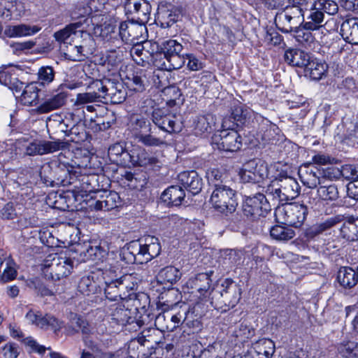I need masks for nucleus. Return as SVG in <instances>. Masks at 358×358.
<instances>
[{
    "instance_id": "a18cd8bd",
    "label": "nucleus",
    "mask_w": 358,
    "mask_h": 358,
    "mask_svg": "<svg viewBox=\"0 0 358 358\" xmlns=\"http://www.w3.org/2000/svg\"><path fill=\"white\" fill-rule=\"evenodd\" d=\"M244 257L242 250L226 249L222 252V263L229 267L240 264Z\"/></svg>"
},
{
    "instance_id": "37998d69",
    "label": "nucleus",
    "mask_w": 358,
    "mask_h": 358,
    "mask_svg": "<svg viewBox=\"0 0 358 358\" xmlns=\"http://www.w3.org/2000/svg\"><path fill=\"white\" fill-rule=\"evenodd\" d=\"M135 152H132L131 157H129V162L134 166H148L156 164L158 162L157 157L147 153L145 150H139L137 155H135Z\"/></svg>"
},
{
    "instance_id": "69168bd1",
    "label": "nucleus",
    "mask_w": 358,
    "mask_h": 358,
    "mask_svg": "<svg viewBox=\"0 0 358 358\" xmlns=\"http://www.w3.org/2000/svg\"><path fill=\"white\" fill-rule=\"evenodd\" d=\"M341 173L348 180H358V166L352 164H345L342 166Z\"/></svg>"
},
{
    "instance_id": "c85d7f7f",
    "label": "nucleus",
    "mask_w": 358,
    "mask_h": 358,
    "mask_svg": "<svg viewBox=\"0 0 358 358\" xmlns=\"http://www.w3.org/2000/svg\"><path fill=\"white\" fill-rule=\"evenodd\" d=\"M185 196V192L182 187L173 185L168 187L161 196L162 200L171 206H178Z\"/></svg>"
},
{
    "instance_id": "473e14b6",
    "label": "nucleus",
    "mask_w": 358,
    "mask_h": 358,
    "mask_svg": "<svg viewBox=\"0 0 358 358\" xmlns=\"http://www.w3.org/2000/svg\"><path fill=\"white\" fill-rule=\"evenodd\" d=\"M77 172L75 171L73 175L76 180L80 182V187L86 192H97L99 190V176L95 174H80L76 176Z\"/></svg>"
},
{
    "instance_id": "f704fd0d",
    "label": "nucleus",
    "mask_w": 358,
    "mask_h": 358,
    "mask_svg": "<svg viewBox=\"0 0 358 358\" xmlns=\"http://www.w3.org/2000/svg\"><path fill=\"white\" fill-rule=\"evenodd\" d=\"M253 115L254 112L241 103L235 105L232 108L231 117L238 126L249 123Z\"/></svg>"
},
{
    "instance_id": "8fccbe9b",
    "label": "nucleus",
    "mask_w": 358,
    "mask_h": 358,
    "mask_svg": "<svg viewBox=\"0 0 358 358\" xmlns=\"http://www.w3.org/2000/svg\"><path fill=\"white\" fill-rule=\"evenodd\" d=\"M318 197L326 201H336L338 198V191L335 185H320L317 191Z\"/></svg>"
},
{
    "instance_id": "7c9ffc66",
    "label": "nucleus",
    "mask_w": 358,
    "mask_h": 358,
    "mask_svg": "<svg viewBox=\"0 0 358 358\" xmlns=\"http://www.w3.org/2000/svg\"><path fill=\"white\" fill-rule=\"evenodd\" d=\"M337 280L343 288L351 289L358 282V272L350 267H341L338 272Z\"/></svg>"
},
{
    "instance_id": "b1692460",
    "label": "nucleus",
    "mask_w": 358,
    "mask_h": 358,
    "mask_svg": "<svg viewBox=\"0 0 358 358\" xmlns=\"http://www.w3.org/2000/svg\"><path fill=\"white\" fill-rule=\"evenodd\" d=\"M341 34L348 43L358 44V17L345 20L341 24Z\"/></svg>"
},
{
    "instance_id": "4c0bfd02",
    "label": "nucleus",
    "mask_w": 358,
    "mask_h": 358,
    "mask_svg": "<svg viewBox=\"0 0 358 358\" xmlns=\"http://www.w3.org/2000/svg\"><path fill=\"white\" fill-rule=\"evenodd\" d=\"M213 123V117L211 114L196 116L194 119L192 124L195 135L199 136L209 132Z\"/></svg>"
},
{
    "instance_id": "ea45409f",
    "label": "nucleus",
    "mask_w": 358,
    "mask_h": 358,
    "mask_svg": "<svg viewBox=\"0 0 358 358\" xmlns=\"http://www.w3.org/2000/svg\"><path fill=\"white\" fill-rule=\"evenodd\" d=\"M0 83L17 93L24 89V83L18 80L10 71H0Z\"/></svg>"
},
{
    "instance_id": "e433bc0d",
    "label": "nucleus",
    "mask_w": 358,
    "mask_h": 358,
    "mask_svg": "<svg viewBox=\"0 0 358 358\" xmlns=\"http://www.w3.org/2000/svg\"><path fill=\"white\" fill-rule=\"evenodd\" d=\"M264 192V196L268 204L270 202L273 203V206L284 203L281 199V189L278 178H275L266 185Z\"/></svg>"
},
{
    "instance_id": "5fc2aeb1",
    "label": "nucleus",
    "mask_w": 358,
    "mask_h": 358,
    "mask_svg": "<svg viewBox=\"0 0 358 358\" xmlns=\"http://www.w3.org/2000/svg\"><path fill=\"white\" fill-rule=\"evenodd\" d=\"M270 234L272 238L278 241H288L295 236L294 230L280 225L272 227Z\"/></svg>"
},
{
    "instance_id": "6e6552de",
    "label": "nucleus",
    "mask_w": 358,
    "mask_h": 358,
    "mask_svg": "<svg viewBox=\"0 0 358 358\" xmlns=\"http://www.w3.org/2000/svg\"><path fill=\"white\" fill-rule=\"evenodd\" d=\"M212 145L214 148L227 152L238 150L242 145V138L234 129L222 130L212 137Z\"/></svg>"
},
{
    "instance_id": "052dcab7",
    "label": "nucleus",
    "mask_w": 358,
    "mask_h": 358,
    "mask_svg": "<svg viewBox=\"0 0 358 358\" xmlns=\"http://www.w3.org/2000/svg\"><path fill=\"white\" fill-rule=\"evenodd\" d=\"M341 233L344 238L348 241L358 239V218L354 222L344 224L341 228Z\"/></svg>"
},
{
    "instance_id": "423d86ee",
    "label": "nucleus",
    "mask_w": 358,
    "mask_h": 358,
    "mask_svg": "<svg viewBox=\"0 0 358 358\" xmlns=\"http://www.w3.org/2000/svg\"><path fill=\"white\" fill-rule=\"evenodd\" d=\"M304 21V13L302 8L287 6L278 12L275 17L276 27L282 32L293 31Z\"/></svg>"
},
{
    "instance_id": "f257e3e1",
    "label": "nucleus",
    "mask_w": 358,
    "mask_h": 358,
    "mask_svg": "<svg viewBox=\"0 0 358 358\" xmlns=\"http://www.w3.org/2000/svg\"><path fill=\"white\" fill-rule=\"evenodd\" d=\"M183 49L182 45L176 40L169 39L162 44V58L159 57L155 62V66L159 69L166 71L178 69L185 64V57L180 52Z\"/></svg>"
},
{
    "instance_id": "aec40b11",
    "label": "nucleus",
    "mask_w": 358,
    "mask_h": 358,
    "mask_svg": "<svg viewBox=\"0 0 358 358\" xmlns=\"http://www.w3.org/2000/svg\"><path fill=\"white\" fill-rule=\"evenodd\" d=\"M102 278L94 273L82 277L78 285L79 292L87 296L101 292Z\"/></svg>"
},
{
    "instance_id": "5701e85b",
    "label": "nucleus",
    "mask_w": 358,
    "mask_h": 358,
    "mask_svg": "<svg viewBox=\"0 0 358 358\" xmlns=\"http://www.w3.org/2000/svg\"><path fill=\"white\" fill-rule=\"evenodd\" d=\"M143 27L142 26L128 22H122L119 26V36L120 41L126 43H134L138 40L139 33L142 32Z\"/></svg>"
},
{
    "instance_id": "20e7f679",
    "label": "nucleus",
    "mask_w": 358,
    "mask_h": 358,
    "mask_svg": "<svg viewBox=\"0 0 358 358\" xmlns=\"http://www.w3.org/2000/svg\"><path fill=\"white\" fill-rule=\"evenodd\" d=\"M73 268V261L66 254H55L51 259H47L44 273L53 280L67 277Z\"/></svg>"
},
{
    "instance_id": "a878e982",
    "label": "nucleus",
    "mask_w": 358,
    "mask_h": 358,
    "mask_svg": "<svg viewBox=\"0 0 358 358\" xmlns=\"http://www.w3.org/2000/svg\"><path fill=\"white\" fill-rule=\"evenodd\" d=\"M66 99V92H59L46 99L40 106H38L36 111L38 113L43 114L57 110L65 104Z\"/></svg>"
},
{
    "instance_id": "2f4dec72",
    "label": "nucleus",
    "mask_w": 358,
    "mask_h": 358,
    "mask_svg": "<svg viewBox=\"0 0 358 358\" xmlns=\"http://www.w3.org/2000/svg\"><path fill=\"white\" fill-rule=\"evenodd\" d=\"M41 30L36 25L18 24L9 26L5 30V34L10 38L24 37L35 34Z\"/></svg>"
},
{
    "instance_id": "f8f14e48",
    "label": "nucleus",
    "mask_w": 358,
    "mask_h": 358,
    "mask_svg": "<svg viewBox=\"0 0 358 358\" xmlns=\"http://www.w3.org/2000/svg\"><path fill=\"white\" fill-rule=\"evenodd\" d=\"M68 145V143L60 140L34 141L24 147V155L28 156L43 155L53 153L62 150Z\"/></svg>"
},
{
    "instance_id": "0e129e2a",
    "label": "nucleus",
    "mask_w": 358,
    "mask_h": 358,
    "mask_svg": "<svg viewBox=\"0 0 358 358\" xmlns=\"http://www.w3.org/2000/svg\"><path fill=\"white\" fill-rule=\"evenodd\" d=\"M234 335L238 338L240 341L245 342L254 335V329L246 324L241 323L238 325V329H235L234 331Z\"/></svg>"
},
{
    "instance_id": "338daca9",
    "label": "nucleus",
    "mask_w": 358,
    "mask_h": 358,
    "mask_svg": "<svg viewBox=\"0 0 358 358\" xmlns=\"http://www.w3.org/2000/svg\"><path fill=\"white\" fill-rule=\"evenodd\" d=\"M100 96V95L96 96V93L92 92L91 90H90L87 92L85 93H79L76 96V99L75 101L76 106H80L86 104L88 103H92V102H99L97 100V97Z\"/></svg>"
},
{
    "instance_id": "864d4df0",
    "label": "nucleus",
    "mask_w": 358,
    "mask_h": 358,
    "mask_svg": "<svg viewBox=\"0 0 358 358\" xmlns=\"http://www.w3.org/2000/svg\"><path fill=\"white\" fill-rule=\"evenodd\" d=\"M107 82H108V79L95 80L88 85V88L92 92L96 93V96L100 95V96L97 97L99 101H101L103 99H107Z\"/></svg>"
},
{
    "instance_id": "a19ab883",
    "label": "nucleus",
    "mask_w": 358,
    "mask_h": 358,
    "mask_svg": "<svg viewBox=\"0 0 358 358\" xmlns=\"http://www.w3.org/2000/svg\"><path fill=\"white\" fill-rule=\"evenodd\" d=\"M39 90L36 83L27 85L20 95V101L24 105L32 106L37 103Z\"/></svg>"
},
{
    "instance_id": "58836bf2",
    "label": "nucleus",
    "mask_w": 358,
    "mask_h": 358,
    "mask_svg": "<svg viewBox=\"0 0 358 358\" xmlns=\"http://www.w3.org/2000/svg\"><path fill=\"white\" fill-rule=\"evenodd\" d=\"M120 203V196L115 192H109L104 200H97L94 203L91 204L95 210H110L118 206Z\"/></svg>"
},
{
    "instance_id": "dca6fc26",
    "label": "nucleus",
    "mask_w": 358,
    "mask_h": 358,
    "mask_svg": "<svg viewBox=\"0 0 358 358\" xmlns=\"http://www.w3.org/2000/svg\"><path fill=\"white\" fill-rule=\"evenodd\" d=\"M220 292L221 303L228 309L234 308L241 299V289L240 287L231 280H227L222 285Z\"/></svg>"
},
{
    "instance_id": "4d7b16f0",
    "label": "nucleus",
    "mask_w": 358,
    "mask_h": 358,
    "mask_svg": "<svg viewBox=\"0 0 358 358\" xmlns=\"http://www.w3.org/2000/svg\"><path fill=\"white\" fill-rule=\"evenodd\" d=\"M153 132L150 134H143L140 136L138 139V142H141L146 146L158 147L166 144L165 137L166 136H155L152 134Z\"/></svg>"
},
{
    "instance_id": "9b49d317",
    "label": "nucleus",
    "mask_w": 358,
    "mask_h": 358,
    "mask_svg": "<svg viewBox=\"0 0 358 358\" xmlns=\"http://www.w3.org/2000/svg\"><path fill=\"white\" fill-rule=\"evenodd\" d=\"M271 210L264 194L257 193L254 195L245 196L243 204V210L247 217H257L264 216Z\"/></svg>"
},
{
    "instance_id": "bb28decb",
    "label": "nucleus",
    "mask_w": 358,
    "mask_h": 358,
    "mask_svg": "<svg viewBox=\"0 0 358 358\" xmlns=\"http://www.w3.org/2000/svg\"><path fill=\"white\" fill-rule=\"evenodd\" d=\"M293 31V36L296 41L305 48H310L315 41L320 39L318 35L320 34H318L317 31L313 34L311 31H313V29L306 28L303 23Z\"/></svg>"
},
{
    "instance_id": "603ef678",
    "label": "nucleus",
    "mask_w": 358,
    "mask_h": 358,
    "mask_svg": "<svg viewBox=\"0 0 358 358\" xmlns=\"http://www.w3.org/2000/svg\"><path fill=\"white\" fill-rule=\"evenodd\" d=\"M37 83L41 86L50 85L55 79V71L50 66H41L37 72Z\"/></svg>"
},
{
    "instance_id": "680f3d73",
    "label": "nucleus",
    "mask_w": 358,
    "mask_h": 358,
    "mask_svg": "<svg viewBox=\"0 0 358 358\" xmlns=\"http://www.w3.org/2000/svg\"><path fill=\"white\" fill-rule=\"evenodd\" d=\"M6 265V266L0 276V280L3 283L13 280L16 278L17 274L16 264L11 258L7 259Z\"/></svg>"
},
{
    "instance_id": "412c9836",
    "label": "nucleus",
    "mask_w": 358,
    "mask_h": 358,
    "mask_svg": "<svg viewBox=\"0 0 358 358\" xmlns=\"http://www.w3.org/2000/svg\"><path fill=\"white\" fill-rule=\"evenodd\" d=\"M180 184L188 192L195 195L199 193L202 189L203 181L198 173L194 171H184L178 175Z\"/></svg>"
},
{
    "instance_id": "f3484780",
    "label": "nucleus",
    "mask_w": 358,
    "mask_h": 358,
    "mask_svg": "<svg viewBox=\"0 0 358 358\" xmlns=\"http://www.w3.org/2000/svg\"><path fill=\"white\" fill-rule=\"evenodd\" d=\"M324 18L323 12L317 9V6L313 3L306 16V21L303 22L306 28L312 29L313 31H317L318 34H321V36H320L321 42H324L323 38L329 33V31L322 24Z\"/></svg>"
},
{
    "instance_id": "2eb2a0df",
    "label": "nucleus",
    "mask_w": 358,
    "mask_h": 358,
    "mask_svg": "<svg viewBox=\"0 0 358 358\" xmlns=\"http://www.w3.org/2000/svg\"><path fill=\"white\" fill-rule=\"evenodd\" d=\"M87 22V20H80L76 22L70 23L62 29L56 31L54 34V37L57 41L65 43H66V41L71 36H90V34L87 30V27L85 26V23Z\"/></svg>"
},
{
    "instance_id": "393cba45",
    "label": "nucleus",
    "mask_w": 358,
    "mask_h": 358,
    "mask_svg": "<svg viewBox=\"0 0 358 358\" xmlns=\"http://www.w3.org/2000/svg\"><path fill=\"white\" fill-rule=\"evenodd\" d=\"M310 57L307 52L297 48L287 49L284 55L285 61L289 65L303 69L308 64Z\"/></svg>"
},
{
    "instance_id": "0eeeda50",
    "label": "nucleus",
    "mask_w": 358,
    "mask_h": 358,
    "mask_svg": "<svg viewBox=\"0 0 358 358\" xmlns=\"http://www.w3.org/2000/svg\"><path fill=\"white\" fill-rule=\"evenodd\" d=\"M192 315L193 312L185 303H175L171 310L168 311V324L166 325L167 331H173L182 324L189 327L198 325V320H194Z\"/></svg>"
},
{
    "instance_id": "3c124183",
    "label": "nucleus",
    "mask_w": 358,
    "mask_h": 358,
    "mask_svg": "<svg viewBox=\"0 0 358 358\" xmlns=\"http://www.w3.org/2000/svg\"><path fill=\"white\" fill-rule=\"evenodd\" d=\"M24 343L40 355H43L46 350H48L50 351L49 355L50 358H67L59 352H52L50 348H45L43 345H39L32 337H27L24 338Z\"/></svg>"
},
{
    "instance_id": "f03ea898",
    "label": "nucleus",
    "mask_w": 358,
    "mask_h": 358,
    "mask_svg": "<svg viewBox=\"0 0 358 358\" xmlns=\"http://www.w3.org/2000/svg\"><path fill=\"white\" fill-rule=\"evenodd\" d=\"M131 254L134 262L143 264L157 257L161 252L159 238L153 236H148L139 242H134L131 245Z\"/></svg>"
},
{
    "instance_id": "de8ad7c7",
    "label": "nucleus",
    "mask_w": 358,
    "mask_h": 358,
    "mask_svg": "<svg viewBox=\"0 0 358 358\" xmlns=\"http://www.w3.org/2000/svg\"><path fill=\"white\" fill-rule=\"evenodd\" d=\"M108 155L111 160L118 162L120 158L122 159L123 163L129 162V157L131 154L127 151L121 143H115L108 148Z\"/></svg>"
},
{
    "instance_id": "13d9d810",
    "label": "nucleus",
    "mask_w": 358,
    "mask_h": 358,
    "mask_svg": "<svg viewBox=\"0 0 358 358\" xmlns=\"http://www.w3.org/2000/svg\"><path fill=\"white\" fill-rule=\"evenodd\" d=\"M150 48H145L140 58L135 59V62L140 66H145L152 63L155 66V62L157 59L162 58V54H158L157 52H154L153 50L150 51Z\"/></svg>"
},
{
    "instance_id": "79ce46f5",
    "label": "nucleus",
    "mask_w": 358,
    "mask_h": 358,
    "mask_svg": "<svg viewBox=\"0 0 358 358\" xmlns=\"http://www.w3.org/2000/svg\"><path fill=\"white\" fill-rule=\"evenodd\" d=\"M181 277V272L174 266H166L157 274V280L160 283L169 282L173 284Z\"/></svg>"
},
{
    "instance_id": "cd10ccee",
    "label": "nucleus",
    "mask_w": 358,
    "mask_h": 358,
    "mask_svg": "<svg viewBox=\"0 0 358 358\" xmlns=\"http://www.w3.org/2000/svg\"><path fill=\"white\" fill-rule=\"evenodd\" d=\"M107 101L117 104L123 102L127 96L126 90L121 82H114L108 79L107 82Z\"/></svg>"
},
{
    "instance_id": "1a4fd4ad",
    "label": "nucleus",
    "mask_w": 358,
    "mask_h": 358,
    "mask_svg": "<svg viewBox=\"0 0 358 358\" xmlns=\"http://www.w3.org/2000/svg\"><path fill=\"white\" fill-rule=\"evenodd\" d=\"M152 122L162 131L167 133H178L183 127L180 115L164 113L161 109L152 112Z\"/></svg>"
},
{
    "instance_id": "49530a36",
    "label": "nucleus",
    "mask_w": 358,
    "mask_h": 358,
    "mask_svg": "<svg viewBox=\"0 0 358 358\" xmlns=\"http://www.w3.org/2000/svg\"><path fill=\"white\" fill-rule=\"evenodd\" d=\"M211 280L208 273H201L196 275L194 279L189 281L192 289H196L200 293L206 292L210 285Z\"/></svg>"
},
{
    "instance_id": "39448f33",
    "label": "nucleus",
    "mask_w": 358,
    "mask_h": 358,
    "mask_svg": "<svg viewBox=\"0 0 358 358\" xmlns=\"http://www.w3.org/2000/svg\"><path fill=\"white\" fill-rule=\"evenodd\" d=\"M132 280V275L127 274L110 282L105 281L106 297L110 301L124 300L129 298L131 296L129 292L134 290L136 286Z\"/></svg>"
},
{
    "instance_id": "9d476101",
    "label": "nucleus",
    "mask_w": 358,
    "mask_h": 358,
    "mask_svg": "<svg viewBox=\"0 0 358 358\" xmlns=\"http://www.w3.org/2000/svg\"><path fill=\"white\" fill-rule=\"evenodd\" d=\"M307 214L298 203L288 204L276 210L277 219L285 224L299 227L306 218Z\"/></svg>"
},
{
    "instance_id": "c9c22d12",
    "label": "nucleus",
    "mask_w": 358,
    "mask_h": 358,
    "mask_svg": "<svg viewBox=\"0 0 358 358\" xmlns=\"http://www.w3.org/2000/svg\"><path fill=\"white\" fill-rule=\"evenodd\" d=\"M327 70V65L317 59H309L308 64L304 68L306 75H309L313 80H320Z\"/></svg>"
},
{
    "instance_id": "09e8293b",
    "label": "nucleus",
    "mask_w": 358,
    "mask_h": 358,
    "mask_svg": "<svg viewBox=\"0 0 358 358\" xmlns=\"http://www.w3.org/2000/svg\"><path fill=\"white\" fill-rule=\"evenodd\" d=\"M299 176L303 185L308 188L313 189L316 187L317 185L322 184L321 180L316 174V172L308 167L305 171H301L299 172Z\"/></svg>"
},
{
    "instance_id": "6ab92c4d",
    "label": "nucleus",
    "mask_w": 358,
    "mask_h": 358,
    "mask_svg": "<svg viewBox=\"0 0 358 358\" xmlns=\"http://www.w3.org/2000/svg\"><path fill=\"white\" fill-rule=\"evenodd\" d=\"M93 34L94 36L101 38L109 44L112 43L113 45L108 48V50L112 52H115L114 48H119L122 45V42L117 38L115 34V27L111 24L96 25L93 29Z\"/></svg>"
},
{
    "instance_id": "4be33fe9",
    "label": "nucleus",
    "mask_w": 358,
    "mask_h": 358,
    "mask_svg": "<svg viewBox=\"0 0 358 358\" xmlns=\"http://www.w3.org/2000/svg\"><path fill=\"white\" fill-rule=\"evenodd\" d=\"M278 180L281 189V199L283 203L293 200L299 195L300 186L294 178L285 176L278 178Z\"/></svg>"
},
{
    "instance_id": "c03bdc74",
    "label": "nucleus",
    "mask_w": 358,
    "mask_h": 358,
    "mask_svg": "<svg viewBox=\"0 0 358 358\" xmlns=\"http://www.w3.org/2000/svg\"><path fill=\"white\" fill-rule=\"evenodd\" d=\"M337 350L343 358H358L357 342L344 341L338 345Z\"/></svg>"
},
{
    "instance_id": "ddd939ff",
    "label": "nucleus",
    "mask_w": 358,
    "mask_h": 358,
    "mask_svg": "<svg viewBox=\"0 0 358 358\" xmlns=\"http://www.w3.org/2000/svg\"><path fill=\"white\" fill-rule=\"evenodd\" d=\"M26 320L31 324L41 329H51L55 333L62 327V322L50 314L43 315L40 311L29 310L26 315Z\"/></svg>"
},
{
    "instance_id": "7ed1b4c3",
    "label": "nucleus",
    "mask_w": 358,
    "mask_h": 358,
    "mask_svg": "<svg viewBox=\"0 0 358 358\" xmlns=\"http://www.w3.org/2000/svg\"><path fill=\"white\" fill-rule=\"evenodd\" d=\"M213 207L220 213H233L238 205L236 191L228 185L213 189L210 199Z\"/></svg>"
},
{
    "instance_id": "c756f323",
    "label": "nucleus",
    "mask_w": 358,
    "mask_h": 358,
    "mask_svg": "<svg viewBox=\"0 0 358 358\" xmlns=\"http://www.w3.org/2000/svg\"><path fill=\"white\" fill-rule=\"evenodd\" d=\"M128 129L132 136L137 139L145 132L151 131L150 122L141 115H132L130 117Z\"/></svg>"
},
{
    "instance_id": "e2e57ef3",
    "label": "nucleus",
    "mask_w": 358,
    "mask_h": 358,
    "mask_svg": "<svg viewBox=\"0 0 358 358\" xmlns=\"http://www.w3.org/2000/svg\"><path fill=\"white\" fill-rule=\"evenodd\" d=\"M317 199L313 196L312 192L303 194L301 201L297 202L301 206L305 213L308 215L310 210H312L317 203Z\"/></svg>"
},
{
    "instance_id": "6e6d98bb",
    "label": "nucleus",
    "mask_w": 358,
    "mask_h": 358,
    "mask_svg": "<svg viewBox=\"0 0 358 358\" xmlns=\"http://www.w3.org/2000/svg\"><path fill=\"white\" fill-rule=\"evenodd\" d=\"M317 9L326 13L328 15H335L338 11V6L337 3L333 0H316L313 3Z\"/></svg>"
},
{
    "instance_id": "bf43d9fd",
    "label": "nucleus",
    "mask_w": 358,
    "mask_h": 358,
    "mask_svg": "<svg viewBox=\"0 0 358 358\" xmlns=\"http://www.w3.org/2000/svg\"><path fill=\"white\" fill-rule=\"evenodd\" d=\"M86 260L99 261L105 255V250L100 245H92L88 244L86 245L85 252H83Z\"/></svg>"
},
{
    "instance_id": "72a5a7b5",
    "label": "nucleus",
    "mask_w": 358,
    "mask_h": 358,
    "mask_svg": "<svg viewBox=\"0 0 358 358\" xmlns=\"http://www.w3.org/2000/svg\"><path fill=\"white\" fill-rule=\"evenodd\" d=\"M206 177L209 185L212 186L213 189L227 185L229 182V175L227 172L220 169L212 168L208 169L206 173Z\"/></svg>"
},
{
    "instance_id": "4468645a",
    "label": "nucleus",
    "mask_w": 358,
    "mask_h": 358,
    "mask_svg": "<svg viewBox=\"0 0 358 358\" xmlns=\"http://www.w3.org/2000/svg\"><path fill=\"white\" fill-rule=\"evenodd\" d=\"M266 175V166L258 164L255 161H249L243 165L239 176L243 182L257 183Z\"/></svg>"
},
{
    "instance_id": "774afa93",
    "label": "nucleus",
    "mask_w": 358,
    "mask_h": 358,
    "mask_svg": "<svg viewBox=\"0 0 358 358\" xmlns=\"http://www.w3.org/2000/svg\"><path fill=\"white\" fill-rule=\"evenodd\" d=\"M182 57H185V62L187 60V66L189 70L197 71L203 69V63L194 54H185Z\"/></svg>"
},
{
    "instance_id": "a211bd4d",
    "label": "nucleus",
    "mask_w": 358,
    "mask_h": 358,
    "mask_svg": "<svg viewBox=\"0 0 358 358\" xmlns=\"http://www.w3.org/2000/svg\"><path fill=\"white\" fill-rule=\"evenodd\" d=\"M275 350L273 341L262 338L252 345V348L241 358H271Z\"/></svg>"
}]
</instances>
